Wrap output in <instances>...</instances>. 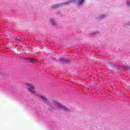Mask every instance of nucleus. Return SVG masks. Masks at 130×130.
I'll use <instances>...</instances> for the list:
<instances>
[{
    "label": "nucleus",
    "instance_id": "20e7f679",
    "mask_svg": "<svg viewBox=\"0 0 130 130\" xmlns=\"http://www.w3.org/2000/svg\"><path fill=\"white\" fill-rule=\"evenodd\" d=\"M50 22L51 23L52 25H53V26H54V25H55V24H56V23L55 22V21H54V20L53 19H51L50 20Z\"/></svg>",
    "mask_w": 130,
    "mask_h": 130
},
{
    "label": "nucleus",
    "instance_id": "f257e3e1",
    "mask_svg": "<svg viewBox=\"0 0 130 130\" xmlns=\"http://www.w3.org/2000/svg\"><path fill=\"white\" fill-rule=\"evenodd\" d=\"M26 86L28 90H29V92L34 94L35 96H39L40 98H41V100L45 102V103H47V99L45 98V96L42 95L40 94V93L38 92L35 90V88H34V85L31 84L26 83Z\"/></svg>",
    "mask_w": 130,
    "mask_h": 130
},
{
    "label": "nucleus",
    "instance_id": "f03ea898",
    "mask_svg": "<svg viewBox=\"0 0 130 130\" xmlns=\"http://www.w3.org/2000/svg\"><path fill=\"white\" fill-rule=\"evenodd\" d=\"M52 106L54 107H56L57 108H59L61 110L65 111V112H70V109H68L64 106L61 105V104L58 103L57 101H54L52 102Z\"/></svg>",
    "mask_w": 130,
    "mask_h": 130
},
{
    "label": "nucleus",
    "instance_id": "39448f33",
    "mask_svg": "<svg viewBox=\"0 0 130 130\" xmlns=\"http://www.w3.org/2000/svg\"><path fill=\"white\" fill-rule=\"evenodd\" d=\"M28 60L30 61V62H32V63H35V60L32 58H29Z\"/></svg>",
    "mask_w": 130,
    "mask_h": 130
},
{
    "label": "nucleus",
    "instance_id": "1a4fd4ad",
    "mask_svg": "<svg viewBox=\"0 0 130 130\" xmlns=\"http://www.w3.org/2000/svg\"><path fill=\"white\" fill-rule=\"evenodd\" d=\"M60 60H64V59L63 58H61Z\"/></svg>",
    "mask_w": 130,
    "mask_h": 130
},
{
    "label": "nucleus",
    "instance_id": "423d86ee",
    "mask_svg": "<svg viewBox=\"0 0 130 130\" xmlns=\"http://www.w3.org/2000/svg\"><path fill=\"white\" fill-rule=\"evenodd\" d=\"M105 18V15H101L99 16L100 20H102Z\"/></svg>",
    "mask_w": 130,
    "mask_h": 130
},
{
    "label": "nucleus",
    "instance_id": "6e6552de",
    "mask_svg": "<svg viewBox=\"0 0 130 130\" xmlns=\"http://www.w3.org/2000/svg\"><path fill=\"white\" fill-rule=\"evenodd\" d=\"M126 6H127V7H130V1L128 0V1L126 2Z\"/></svg>",
    "mask_w": 130,
    "mask_h": 130
},
{
    "label": "nucleus",
    "instance_id": "7ed1b4c3",
    "mask_svg": "<svg viewBox=\"0 0 130 130\" xmlns=\"http://www.w3.org/2000/svg\"><path fill=\"white\" fill-rule=\"evenodd\" d=\"M76 2V0H70L69 2L66 3V5H68L70 4V3H75ZM85 2V0H77V5L78 6H81V5H82V4Z\"/></svg>",
    "mask_w": 130,
    "mask_h": 130
},
{
    "label": "nucleus",
    "instance_id": "0eeeda50",
    "mask_svg": "<svg viewBox=\"0 0 130 130\" xmlns=\"http://www.w3.org/2000/svg\"><path fill=\"white\" fill-rule=\"evenodd\" d=\"M59 6H60V5H59L58 4L53 5L52 8H53V9H57V8H58V7H59Z\"/></svg>",
    "mask_w": 130,
    "mask_h": 130
}]
</instances>
